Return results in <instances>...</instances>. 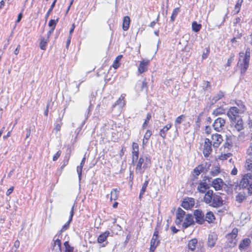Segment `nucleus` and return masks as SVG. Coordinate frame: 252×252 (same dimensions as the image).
Masks as SVG:
<instances>
[{"mask_svg": "<svg viewBox=\"0 0 252 252\" xmlns=\"http://www.w3.org/2000/svg\"><path fill=\"white\" fill-rule=\"evenodd\" d=\"M229 156L227 154H222L221 155L219 158L220 160H225Z\"/></svg>", "mask_w": 252, "mask_h": 252, "instance_id": "nucleus-57", "label": "nucleus"}, {"mask_svg": "<svg viewBox=\"0 0 252 252\" xmlns=\"http://www.w3.org/2000/svg\"><path fill=\"white\" fill-rule=\"evenodd\" d=\"M193 215L195 219V222L199 224H202L205 222V216L203 212L199 209L195 210Z\"/></svg>", "mask_w": 252, "mask_h": 252, "instance_id": "nucleus-8", "label": "nucleus"}, {"mask_svg": "<svg viewBox=\"0 0 252 252\" xmlns=\"http://www.w3.org/2000/svg\"><path fill=\"white\" fill-rule=\"evenodd\" d=\"M119 191L117 189H113L111 191L110 200H115L119 197Z\"/></svg>", "mask_w": 252, "mask_h": 252, "instance_id": "nucleus-28", "label": "nucleus"}, {"mask_svg": "<svg viewBox=\"0 0 252 252\" xmlns=\"http://www.w3.org/2000/svg\"><path fill=\"white\" fill-rule=\"evenodd\" d=\"M194 205V199L192 198L187 197L184 199L181 206L186 210L190 209Z\"/></svg>", "mask_w": 252, "mask_h": 252, "instance_id": "nucleus-11", "label": "nucleus"}, {"mask_svg": "<svg viewBox=\"0 0 252 252\" xmlns=\"http://www.w3.org/2000/svg\"><path fill=\"white\" fill-rule=\"evenodd\" d=\"M149 63V61L148 60H143L140 62L138 67V71L140 73H142L147 70Z\"/></svg>", "mask_w": 252, "mask_h": 252, "instance_id": "nucleus-17", "label": "nucleus"}, {"mask_svg": "<svg viewBox=\"0 0 252 252\" xmlns=\"http://www.w3.org/2000/svg\"><path fill=\"white\" fill-rule=\"evenodd\" d=\"M252 180V173H248L247 174H245L240 181V187L242 188H246L248 187Z\"/></svg>", "mask_w": 252, "mask_h": 252, "instance_id": "nucleus-7", "label": "nucleus"}, {"mask_svg": "<svg viewBox=\"0 0 252 252\" xmlns=\"http://www.w3.org/2000/svg\"><path fill=\"white\" fill-rule=\"evenodd\" d=\"M58 21H59L58 18H57L56 20H53V19L50 20L48 23L49 27H50L51 28V29H53L55 30L56 25L58 23Z\"/></svg>", "mask_w": 252, "mask_h": 252, "instance_id": "nucleus-41", "label": "nucleus"}, {"mask_svg": "<svg viewBox=\"0 0 252 252\" xmlns=\"http://www.w3.org/2000/svg\"><path fill=\"white\" fill-rule=\"evenodd\" d=\"M149 179H148V180H146L144 182V183H143V184L142 185V187L141 189L140 194H139V198L140 199L142 198L143 195L144 194V193L146 190V189H147V187L149 184Z\"/></svg>", "mask_w": 252, "mask_h": 252, "instance_id": "nucleus-25", "label": "nucleus"}, {"mask_svg": "<svg viewBox=\"0 0 252 252\" xmlns=\"http://www.w3.org/2000/svg\"><path fill=\"white\" fill-rule=\"evenodd\" d=\"M14 190V187H11V188H10L6 191V195L8 196Z\"/></svg>", "mask_w": 252, "mask_h": 252, "instance_id": "nucleus-62", "label": "nucleus"}, {"mask_svg": "<svg viewBox=\"0 0 252 252\" xmlns=\"http://www.w3.org/2000/svg\"><path fill=\"white\" fill-rule=\"evenodd\" d=\"M57 236H55L54 238V245L53 246V249L56 251L62 252L61 248V241L59 238L56 239Z\"/></svg>", "mask_w": 252, "mask_h": 252, "instance_id": "nucleus-18", "label": "nucleus"}, {"mask_svg": "<svg viewBox=\"0 0 252 252\" xmlns=\"http://www.w3.org/2000/svg\"><path fill=\"white\" fill-rule=\"evenodd\" d=\"M201 27V25L197 24L196 21H194L192 23V30L194 32H198L200 30Z\"/></svg>", "mask_w": 252, "mask_h": 252, "instance_id": "nucleus-32", "label": "nucleus"}, {"mask_svg": "<svg viewBox=\"0 0 252 252\" xmlns=\"http://www.w3.org/2000/svg\"><path fill=\"white\" fill-rule=\"evenodd\" d=\"M223 95L224 93L221 91H220L215 96L213 97L212 101L215 103L217 101L220 100V98H221L223 96Z\"/></svg>", "mask_w": 252, "mask_h": 252, "instance_id": "nucleus-38", "label": "nucleus"}, {"mask_svg": "<svg viewBox=\"0 0 252 252\" xmlns=\"http://www.w3.org/2000/svg\"><path fill=\"white\" fill-rule=\"evenodd\" d=\"M152 117L151 113H149L147 114L146 118L145 120V122L149 123V120L151 119Z\"/></svg>", "mask_w": 252, "mask_h": 252, "instance_id": "nucleus-63", "label": "nucleus"}, {"mask_svg": "<svg viewBox=\"0 0 252 252\" xmlns=\"http://www.w3.org/2000/svg\"><path fill=\"white\" fill-rule=\"evenodd\" d=\"M110 234V232L108 231H106L104 233L99 235L97 238V242L98 243H102L105 242Z\"/></svg>", "mask_w": 252, "mask_h": 252, "instance_id": "nucleus-19", "label": "nucleus"}, {"mask_svg": "<svg viewBox=\"0 0 252 252\" xmlns=\"http://www.w3.org/2000/svg\"><path fill=\"white\" fill-rule=\"evenodd\" d=\"M57 0H54L53 1V2H52L51 5L50 6V8L49 9L48 11H47V12L46 13V15H45V19H46V20H47V19H48L50 13L52 11L54 7H55V5L56 4V3L57 2Z\"/></svg>", "mask_w": 252, "mask_h": 252, "instance_id": "nucleus-43", "label": "nucleus"}, {"mask_svg": "<svg viewBox=\"0 0 252 252\" xmlns=\"http://www.w3.org/2000/svg\"><path fill=\"white\" fill-rule=\"evenodd\" d=\"M159 243L158 238L153 237L151 240L149 252H154Z\"/></svg>", "mask_w": 252, "mask_h": 252, "instance_id": "nucleus-16", "label": "nucleus"}, {"mask_svg": "<svg viewBox=\"0 0 252 252\" xmlns=\"http://www.w3.org/2000/svg\"><path fill=\"white\" fill-rule=\"evenodd\" d=\"M23 10H24V9H23L22 11H23ZM22 17H23V13H22V12H21L18 14L17 19L16 21V23H19L21 21V19L22 18Z\"/></svg>", "mask_w": 252, "mask_h": 252, "instance_id": "nucleus-59", "label": "nucleus"}, {"mask_svg": "<svg viewBox=\"0 0 252 252\" xmlns=\"http://www.w3.org/2000/svg\"><path fill=\"white\" fill-rule=\"evenodd\" d=\"M245 168L247 170L252 171V156L246 159Z\"/></svg>", "mask_w": 252, "mask_h": 252, "instance_id": "nucleus-31", "label": "nucleus"}, {"mask_svg": "<svg viewBox=\"0 0 252 252\" xmlns=\"http://www.w3.org/2000/svg\"><path fill=\"white\" fill-rule=\"evenodd\" d=\"M225 124V120L222 118L219 117L215 120L213 124V127L216 131L220 132L223 129Z\"/></svg>", "mask_w": 252, "mask_h": 252, "instance_id": "nucleus-6", "label": "nucleus"}, {"mask_svg": "<svg viewBox=\"0 0 252 252\" xmlns=\"http://www.w3.org/2000/svg\"><path fill=\"white\" fill-rule=\"evenodd\" d=\"M224 182L220 178H217L214 179L211 185L216 190H220L222 189Z\"/></svg>", "mask_w": 252, "mask_h": 252, "instance_id": "nucleus-14", "label": "nucleus"}, {"mask_svg": "<svg viewBox=\"0 0 252 252\" xmlns=\"http://www.w3.org/2000/svg\"><path fill=\"white\" fill-rule=\"evenodd\" d=\"M203 167L202 165H199L193 169L194 176H198L203 170Z\"/></svg>", "mask_w": 252, "mask_h": 252, "instance_id": "nucleus-36", "label": "nucleus"}, {"mask_svg": "<svg viewBox=\"0 0 252 252\" xmlns=\"http://www.w3.org/2000/svg\"><path fill=\"white\" fill-rule=\"evenodd\" d=\"M53 105V102L52 101V99L49 100L46 105V109L49 110V109H52Z\"/></svg>", "mask_w": 252, "mask_h": 252, "instance_id": "nucleus-53", "label": "nucleus"}, {"mask_svg": "<svg viewBox=\"0 0 252 252\" xmlns=\"http://www.w3.org/2000/svg\"><path fill=\"white\" fill-rule=\"evenodd\" d=\"M238 109L236 107H231L227 112V116L232 121L235 122V121L237 120V119L239 118V116L238 115Z\"/></svg>", "mask_w": 252, "mask_h": 252, "instance_id": "nucleus-10", "label": "nucleus"}, {"mask_svg": "<svg viewBox=\"0 0 252 252\" xmlns=\"http://www.w3.org/2000/svg\"><path fill=\"white\" fill-rule=\"evenodd\" d=\"M172 124H168L164 126L162 129L160 130L159 135L163 138H165L166 136L167 131L171 127Z\"/></svg>", "mask_w": 252, "mask_h": 252, "instance_id": "nucleus-22", "label": "nucleus"}, {"mask_svg": "<svg viewBox=\"0 0 252 252\" xmlns=\"http://www.w3.org/2000/svg\"><path fill=\"white\" fill-rule=\"evenodd\" d=\"M217 239L218 236L215 233H212L209 234L208 238V246L210 248L213 247L216 244Z\"/></svg>", "mask_w": 252, "mask_h": 252, "instance_id": "nucleus-15", "label": "nucleus"}, {"mask_svg": "<svg viewBox=\"0 0 252 252\" xmlns=\"http://www.w3.org/2000/svg\"><path fill=\"white\" fill-rule=\"evenodd\" d=\"M250 59V52H245V55L243 53H240V57L237 65L241 68V74L245 73L248 69L249 65Z\"/></svg>", "mask_w": 252, "mask_h": 252, "instance_id": "nucleus-3", "label": "nucleus"}, {"mask_svg": "<svg viewBox=\"0 0 252 252\" xmlns=\"http://www.w3.org/2000/svg\"><path fill=\"white\" fill-rule=\"evenodd\" d=\"M122 57H123V56L120 55L118 56L116 58L115 60H114V61L113 62V65H112V66L115 69H117L120 66V62L121 59L122 58Z\"/></svg>", "mask_w": 252, "mask_h": 252, "instance_id": "nucleus-29", "label": "nucleus"}, {"mask_svg": "<svg viewBox=\"0 0 252 252\" xmlns=\"http://www.w3.org/2000/svg\"><path fill=\"white\" fill-rule=\"evenodd\" d=\"M183 219L178 218L176 217V220L175 221L176 224L177 225L180 224L181 222L182 221Z\"/></svg>", "mask_w": 252, "mask_h": 252, "instance_id": "nucleus-64", "label": "nucleus"}, {"mask_svg": "<svg viewBox=\"0 0 252 252\" xmlns=\"http://www.w3.org/2000/svg\"><path fill=\"white\" fill-rule=\"evenodd\" d=\"M201 119L200 118V115L197 117V120L195 121V125L197 127H200V124Z\"/></svg>", "mask_w": 252, "mask_h": 252, "instance_id": "nucleus-60", "label": "nucleus"}, {"mask_svg": "<svg viewBox=\"0 0 252 252\" xmlns=\"http://www.w3.org/2000/svg\"><path fill=\"white\" fill-rule=\"evenodd\" d=\"M248 193L250 195L252 194V180L248 187Z\"/></svg>", "mask_w": 252, "mask_h": 252, "instance_id": "nucleus-58", "label": "nucleus"}, {"mask_svg": "<svg viewBox=\"0 0 252 252\" xmlns=\"http://www.w3.org/2000/svg\"><path fill=\"white\" fill-rule=\"evenodd\" d=\"M216 218L213 213L211 211L207 212L205 217V221H207L209 223L213 222Z\"/></svg>", "mask_w": 252, "mask_h": 252, "instance_id": "nucleus-21", "label": "nucleus"}, {"mask_svg": "<svg viewBox=\"0 0 252 252\" xmlns=\"http://www.w3.org/2000/svg\"><path fill=\"white\" fill-rule=\"evenodd\" d=\"M197 243V239L194 238L190 240L188 243V248L191 251H194L196 248V245Z\"/></svg>", "mask_w": 252, "mask_h": 252, "instance_id": "nucleus-24", "label": "nucleus"}, {"mask_svg": "<svg viewBox=\"0 0 252 252\" xmlns=\"http://www.w3.org/2000/svg\"><path fill=\"white\" fill-rule=\"evenodd\" d=\"M210 87V83L209 82H208V81L204 80L203 83V86H202L203 89L204 90H207V88Z\"/></svg>", "mask_w": 252, "mask_h": 252, "instance_id": "nucleus-51", "label": "nucleus"}, {"mask_svg": "<svg viewBox=\"0 0 252 252\" xmlns=\"http://www.w3.org/2000/svg\"><path fill=\"white\" fill-rule=\"evenodd\" d=\"M243 2V0H238L234 7V9L233 11L234 14H238L241 9L242 3Z\"/></svg>", "mask_w": 252, "mask_h": 252, "instance_id": "nucleus-27", "label": "nucleus"}, {"mask_svg": "<svg viewBox=\"0 0 252 252\" xmlns=\"http://www.w3.org/2000/svg\"><path fill=\"white\" fill-rule=\"evenodd\" d=\"M186 118L184 115H181L178 116L175 121V126L177 128V125L180 124Z\"/></svg>", "mask_w": 252, "mask_h": 252, "instance_id": "nucleus-37", "label": "nucleus"}, {"mask_svg": "<svg viewBox=\"0 0 252 252\" xmlns=\"http://www.w3.org/2000/svg\"><path fill=\"white\" fill-rule=\"evenodd\" d=\"M223 111V110H222L220 108L216 109L215 110H214V114H215L216 115H218L222 114Z\"/></svg>", "mask_w": 252, "mask_h": 252, "instance_id": "nucleus-55", "label": "nucleus"}, {"mask_svg": "<svg viewBox=\"0 0 252 252\" xmlns=\"http://www.w3.org/2000/svg\"><path fill=\"white\" fill-rule=\"evenodd\" d=\"M132 162L133 163H134V162H136V161L139 159L138 158L139 151H138L137 150L132 151Z\"/></svg>", "mask_w": 252, "mask_h": 252, "instance_id": "nucleus-40", "label": "nucleus"}, {"mask_svg": "<svg viewBox=\"0 0 252 252\" xmlns=\"http://www.w3.org/2000/svg\"><path fill=\"white\" fill-rule=\"evenodd\" d=\"M136 162V174L142 175L145 171L150 167L151 157L148 154H142Z\"/></svg>", "mask_w": 252, "mask_h": 252, "instance_id": "nucleus-2", "label": "nucleus"}, {"mask_svg": "<svg viewBox=\"0 0 252 252\" xmlns=\"http://www.w3.org/2000/svg\"><path fill=\"white\" fill-rule=\"evenodd\" d=\"M83 167V166L80 165V166H78L77 168V172L78 174V177H79V180H80L81 179Z\"/></svg>", "mask_w": 252, "mask_h": 252, "instance_id": "nucleus-50", "label": "nucleus"}, {"mask_svg": "<svg viewBox=\"0 0 252 252\" xmlns=\"http://www.w3.org/2000/svg\"><path fill=\"white\" fill-rule=\"evenodd\" d=\"M125 96V94H122L120 97L117 100L113 106L115 107L117 105H120V106H123L125 104L124 101Z\"/></svg>", "mask_w": 252, "mask_h": 252, "instance_id": "nucleus-30", "label": "nucleus"}, {"mask_svg": "<svg viewBox=\"0 0 252 252\" xmlns=\"http://www.w3.org/2000/svg\"><path fill=\"white\" fill-rule=\"evenodd\" d=\"M251 243V241L249 238L244 239L240 243L239 248L240 250L245 249L248 247Z\"/></svg>", "mask_w": 252, "mask_h": 252, "instance_id": "nucleus-20", "label": "nucleus"}, {"mask_svg": "<svg viewBox=\"0 0 252 252\" xmlns=\"http://www.w3.org/2000/svg\"><path fill=\"white\" fill-rule=\"evenodd\" d=\"M48 39L42 38L40 42V48L41 50H45L46 49Z\"/></svg>", "mask_w": 252, "mask_h": 252, "instance_id": "nucleus-33", "label": "nucleus"}, {"mask_svg": "<svg viewBox=\"0 0 252 252\" xmlns=\"http://www.w3.org/2000/svg\"><path fill=\"white\" fill-rule=\"evenodd\" d=\"M238 234V229L236 228L233 229L231 233L227 235L228 241V245L230 247H234L237 243V240L236 239Z\"/></svg>", "mask_w": 252, "mask_h": 252, "instance_id": "nucleus-5", "label": "nucleus"}, {"mask_svg": "<svg viewBox=\"0 0 252 252\" xmlns=\"http://www.w3.org/2000/svg\"><path fill=\"white\" fill-rule=\"evenodd\" d=\"M180 11L179 7H177L173 9L172 15L170 17V21L174 22L175 20L176 17Z\"/></svg>", "mask_w": 252, "mask_h": 252, "instance_id": "nucleus-34", "label": "nucleus"}, {"mask_svg": "<svg viewBox=\"0 0 252 252\" xmlns=\"http://www.w3.org/2000/svg\"><path fill=\"white\" fill-rule=\"evenodd\" d=\"M59 123H56L55 127L54 128V129L56 130L57 131L60 130L62 125L63 124V123H62V120L61 118H59Z\"/></svg>", "mask_w": 252, "mask_h": 252, "instance_id": "nucleus-48", "label": "nucleus"}, {"mask_svg": "<svg viewBox=\"0 0 252 252\" xmlns=\"http://www.w3.org/2000/svg\"><path fill=\"white\" fill-rule=\"evenodd\" d=\"M132 149H133V151L137 150L138 151H139L138 145L137 143H133L132 144Z\"/></svg>", "mask_w": 252, "mask_h": 252, "instance_id": "nucleus-61", "label": "nucleus"}, {"mask_svg": "<svg viewBox=\"0 0 252 252\" xmlns=\"http://www.w3.org/2000/svg\"><path fill=\"white\" fill-rule=\"evenodd\" d=\"M75 203L74 202L73 205H72V207H71V211H70V216H69V219L68 220H69L70 221H71L72 220V218H73V216L74 215V207H75Z\"/></svg>", "mask_w": 252, "mask_h": 252, "instance_id": "nucleus-49", "label": "nucleus"}, {"mask_svg": "<svg viewBox=\"0 0 252 252\" xmlns=\"http://www.w3.org/2000/svg\"><path fill=\"white\" fill-rule=\"evenodd\" d=\"M220 173V168L219 167H215L214 169H212L210 172L212 176H216L219 175Z\"/></svg>", "mask_w": 252, "mask_h": 252, "instance_id": "nucleus-44", "label": "nucleus"}, {"mask_svg": "<svg viewBox=\"0 0 252 252\" xmlns=\"http://www.w3.org/2000/svg\"><path fill=\"white\" fill-rule=\"evenodd\" d=\"M210 47L208 46L206 47L203 51L202 55V60H205L207 59L210 54Z\"/></svg>", "mask_w": 252, "mask_h": 252, "instance_id": "nucleus-42", "label": "nucleus"}, {"mask_svg": "<svg viewBox=\"0 0 252 252\" xmlns=\"http://www.w3.org/2000/svg\"><path fill=\"white\" fill-rule=\"evenodd\" d=\"M236 123L235 125V127L238 131H240L243 129V123L242 119L240 118L237 119Z\"/></svg>", "mask_w": 252, "mask_h": 252, "instance_id": "nucleus-26", "label": "nucleus"}, {"mask_svg": "<svg viewBox=\"0 0 252 252\" xmlns=\"http://www.w3.org/2000/svg\"><path fill=\"white\" fill-rule=\"evenodd\" d=\"M130 18L128 16H125L123 19V29L124 31H127L129 27L130 24Z\"/></svg>", "mask_w": 252, "mask_h": 252, "instance_id": "nucleus-23", "label": "nucleus"}, {"mask_svg": "<svg viewBox=\"0 0 252 252\" xmlns=\"http://www.w3.org/2000/svg\"><path fill=\"white\" fill-rule=\"evenodd\" d=\"M246 198V196L244 193L240 192L236 196V200L239 203H242Z\"/></svg>", "mask_w": 252, "mask_h": 252, "instance_id": "nucleus-35", "label": "nucleus"}, {"mask_svg": "<svg viewBox=\"0 0 252 252\" xmlns=\"http://www.w3.org/2000/svg\"><path fill=\"white\" fill-rule=\"evenodd\" d=\"M185 215V212L183 210H182L181 208H179L177 209L176 217L178 218L183 219Z\"/></svg>", "mask_w": 252, "mask_h": 252, "instance_id": "nucleus-45", "label": "nucleus"}, {"mask_svg": "<svg viewBox=\"0 0 252 252\" xmlns=\"http://www.w3.org/2000/svg\"><path fill=\"white\" fill-rule=\"evenodd\" d=\"M203 201L209 206L214 208H219L224 204L222 197L217 193H214L213 190H208L203 197Z\"/></svg>", "mask_w": 252, "mask_h": 252, "instance_id": "nucleus-1", "label": "nucleus"}, {"mask_svg": "<svg viewBox=\"0 0 252 252\" xmlns=\"http://www.w3.org/2000/svg\"><path fill=\"white\" fill-rule=\"evenodd\" d=\"M193 217L191 214H188L186 215L184 222L182 224L184 228H187L191 225L194 224Z\"/></svg>", "mask_w": 252, "mask_h": 252, "instance_id": "nucleus-12", "label": "nucleus"}, {"mask_svg": "<svg viewBox=\"0 0 252 252\" xmlns=\"http://www.w3.org/2000/svg\"><path fill=\"white\" fill-rule=\"evenodd\" d=\"M212 142L208 139L206 138L205 140L204 149L203 153L205 157L207 158L209 156L211 153L212 152Z\"/></svg>", "mask_w": 252, "mask_h": 252, "instance_id": "nucleus-9", "label": "nucleus"}, {"mask_svg": "<svg viewBox=\"0 0 252 252\" xmlns=\"http://www.w3.org/2000/svg\"><path fill=\"white\" fill-rule=\"evenodd\" d=\"M71 221L68 220L62 227V229L60 230L61 233L65 231L67 229H68L69 227V224L71 223Z\"/></svg>", "mask_w": 252, "mask_h": 252, "instance_id": "nucleus-47", "label": "nucleus"}, {"mask_svg": "<svg viewBox=\"0 0 252 252\" xmlns=\"http://www.w3.org/2000/svg\"><path fill=\"white\" fill-rule=\"evenodd\" d=\"M64 246L65 247L64 252H73L74 248L69 245L68 241H65L64 243Z\"/></svg>", "mask_w": 252, "mask_h": 252, "instance_id": "nucleus-39", "label": "nucleus"}, {"mask_svg": "<svg viewBox=\"0 0 252 252\" xmlns=\"http://www.w3.org/2000/svg\"><path fill=\"white\" fill-rule=\"evenodd\" d=\"M213 146L214 148H218L222 141V137L220 134L216 133L212 136Z\"/></svg>", "mask_w": 252, "mask_h": 252, "instance_id": "nucleus-13", "label": "nucleus"}, {"mask_svg": "<svg viewBox=\"0 0 252 252\" xmlns=\"http://www.w3.org/2000/svg\"><path fill=\"white\" fill-rule=\"evenodd\" d=\"M235 55L233 53H231L230 57L228 59L226 66H230L231 63L234 60Z\"/></svg>", "mask_w": 252, "mask_h": 252, "instance_id": "nucleus-46", "label": "nucleus"}, {"mask_svg": "<svg viewBox=\"0 0 252 252\" xmlns=\"http://www.w3.org/2000/svg\"><path fill=\"white\" fill-rule=\"evenodd\" d=\"M152 135V132L150 130H147L146 132L145 133L144 138L145 140H149L150 137H151Z\"/></svg>", "mask_w": 252, "mask_h": 252, "instance_id": "nucleus-52", "label": "nucleus"}, {"mask_svg": "<svg viewBox=\"0 0 252 252\" xmlns=\"http://www.w3.org/2000/svg\"><path fill=\"white\" fill-rule=\"evenodd\" d=\"M61 151L60 150L58 151L53 156V160L56 161L61 156Z\"/></svg>", "mask_w": 252, "mask_h": 252, "instance_id": "nucleus-54", "label": "nucleus"}, {"mask_svg": "<svg viewBox=\"0 0 252 252\" xmlns=\"http://www.w3.org/2000/svg\"><path fill=\"white\" fill-rule=\"evenodd\" d=\"M247 154L251 157H252V142L251 143V145L249 148L247 149Z\"/></svg>", "mask_w": 252, "mask_h": 252, "instance_id": "nucleus-56", "label": "nucleus"}, {"mask_svg": "<svg viewBox=\"0 0 252 252\" xmlns=\"http://www.w3.org/2000/svg\"><path fill=\"white\" fill-rule=\"evenodd\" d=\"M211 178H209L207 176H205L204 179L201 181L197 187V190L199 192L201 193H206V191L207 189H209L211 187L210 184H208L206 181V180H208V182H210Z\"/></svg>", "mask_w": 252, "mask_h": 252, "instance_id": "nucleus-4", "label": "nucleus"}]
</instances>
